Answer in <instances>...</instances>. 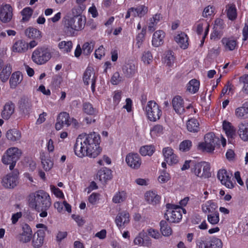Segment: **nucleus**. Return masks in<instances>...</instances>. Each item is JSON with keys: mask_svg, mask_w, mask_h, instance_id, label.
<instances>
[{"mask_svg": "<svg viewBox=\"0 0 248 248\" xmlns=\"http://www.w3.org/2000/svg\"><path fill=\"white\" fill-rule=\"evenodd\" d=\"M50 200L49 194L43 190L31 193L28 196V202H50Z\"/></svg>", "mask_w": 248, "mask_h": 248, "instance_id": "13", "label": "nucleus"}, {"mask_svg": "<svg viewBox=\"0 0 248 248\" xmlns=\"http://www.w3.org/2000/svg\"><path fill=\"white\" fill-rule=\"evenodd\" d=\"M123 80V77L120 76L118 72H115L110 79V82L112 85H116Z\"/></svg>", "mask_w": 248, "mask_h": 248, "instance_id": "60", "label": "nucleus"}, {"mask_svg": "<svg viewBox=\"0 0 248 248\" xmlns=\"http://www.w3.org/2000/svg\"><path fill=\"white\" fill-rule=\"evenodd\" d=\"M182 202H170L166 204V219L171 223H178L182 218V213L186 214V211L183 208L186 204Z\"/></svg>", "mask_w": 248, "mask_h": 248, "instance_id": "3", "label": "nucleus"}, {"mask_svg": "<svg viewBox=\"0 0 248 248\" xmlns=\"http://www.w3.org/2000/svg\"><path fill=\"white\" fill-rule=\"evenodd\" d=\"M146 202H159L161 197L158 195L155 191H148L144 195Z\"/></svg>", "mask_w": 248, "mask_h": 248, "instance_id": "45", "label": "nucleus"}, {"mask_svg": "<svg viewBox=\"0 0 248 248\" xmlns=\"http://www.w3.org/2000/svg\"><path fill=\"white\" fill-rule=\"evenodd\" d=\"M232 174H230L225 169H220L218 171L217 177L221 184L228 188H232L235 186V183L231 180Z\"/></svg>", "mask_w": 248, "mask_h": 248, "instance_id": "11", "label": "nucleus"}, {"mask_svg": "<svg viewBox=\"0 0 248 248\" xmlns=\"http://www.w3.org/2000/svg\"><path fill=\"white\" fill-rule=\"evenodd\" d=\"M175 58L173 55V52L172 51H168L164 58L165 63L169 67H171L173 66Z\"/></svg>", "mask_w": 248, "mask_h": 248, "instance_id": "51", "label": "nucleus"}, {"mask_svg": "<svg viewBox=\"0 0 248 248\" xmlns=\"http://www.w3.org/2000/svg\"><path fill=\"white\" fill-rule=\"evenodd\" d=\"M160 230L162 234L164 236H170L172 233V230L170 225L164 220L160 222Z\"/></svg>", "mask_w": 248, "mask_h": 248, "instance_id": "38", "label": "nucleus"}, {"mask_svg": "<svg viewBox=\"0 0 248 248\" xmlns=\"http://www.w3.org/2000/svg\"><path fill=\"white\" fill-rule=\"evenodd\" d=\"M46 233L44 230H37L32 237V246L34 248H40L45 242Z\"/></svg>", "mask_w": 248, "mask_h": 248, "instance_id": "21", "label": "nucleus"}, {"mask_svg": "<svg viewBox=\"0 0 248 248\" xmlns=\"http://www.w3.org/2000/svg\"><path fill=\"white\" fill-rule=\"evenodd\" d=\"M51 57L50 49L46 47H38L32 52L31 60L38 65H42L48 62Z\"/></svg>", "mask_w": 248, "mask_h": 248, "instance_id": "6", "label": "nucleus"}, {"mask_svg": "<svg viewBox=\"0 0 248 248\" xmlns=\"http://www.w3.org/2000/svg\"><path fill=\"white\" fill-rule=\"evenodd\" d=\"M130 215L126 211L119 213L116 217L115 222L119 230L123 229L130 222Z\"/></svg>", "mask_w": 248, "mask_h": 248, "instance_id": "15", "label": "nucleus"}, {"mask_svg": "<svg viewBox=\"0 0 248 248\" xmlns=\"http://www.w3.org/2000/svg\"><path fill=\"white\" fill-rule=\"evenodd\" d=\"M126 198V193L122 191L117 192L112 199V202H124Z\"/></svg>", "mask_w": 248, "mask_h": 248, "instance_id": "59", "label": "nucleus"}, {"mask_svg": "<svg viewBox=\"0 0 248 248\" xmlns=\"http://www.w3.org/2000/svg\"><path fill=\"white\" fill-rule=\"evenodd\" d=\"M100 142V136L96 132L80 134L77 138L74 146L75 154L80 158L85 156L94 158L102 151Z\"/></svg>", "mask_w": 248, "mask_h": 248, "instance_id": "1", "label": "nucleus"}, {"mask_svg": "<svg viewBox=\"0 0 248 248\" xmlns=\"http://www.w3.org/2000/svg\"><path fill=\"white\" fill-rule=\"evenodd\" d=\"M33 10L30 7H27L23 9L21 12V14L22 16V20L24 22L29 21L32 14Z\"/></svg>", "mask_w": 248, "mask_h": 248, "instance_id": "50", "label": "nucleus"}, {"mask_svg": "<svg viewBox=\"0 0 248 248\" xmlns=\"http://www.w3.org/2000/svg\"><path fill=\"white\" fill-rule=\"evenodd\" d=\"M112 178V170L106 167L101 168L97 173L96 179L98 180L103 184H106Z\"/></svg>", "mask_w": 248, "mask_h": 248, "instance_id": "20", "label": "nucleus"}, {"mask_svg": "<svg viewBox=\"0 0 248 248\" xmlns=\"http://www.w3.org/2000/svg\"><path fill=\"white\" fill-rule=\"evenodd\" d=\"M192 171L201 178H208L211 177L210 165L206 162L196 163L192 168Z\"/></svg>", "mask_w": 248, "mask_h": 248, "instance_id": "8", "label": "nucleus"}, {"mask_svg": "<svg viewBox=\"0 0 248 248\" xmlns=\"http://www.w3.org/2000/svg\"><path fill=\"white\" fill-rule=\"evenodd\" d=\"M86 9L85 4H77L75 5L71 10L72 16L78 19L79 17H82L81 15L83 12Z\"/></svg>", "mask_w": 248, "mask_h": 248, "instance_id": "42", "label": "nucleus"}, {"mask_svg": "<svg viewBox=\"0 0 248 248\" xmlns=\"http://www.w3.org/2000/svg\"><path fill=\"white\" fill-rule=\"evenodd\" d=\"M165 33L162 30H158L155 31L152 37V45L155 47H158L164 43V39Z\"/></svg>", "mask_w": 248, "mask_h": 248, "instance_id": "23", "label": "nucleus"}, {"mask_svg": "<svg viewBox=\"0 0 248 248\" xmlns=\"http://www.w3.org/2000/svg\"><path fill=\"white\" fill-rule=\"evenodd\" d=\"M238 134L244 141H248V122H244L238 125Z\"/></svg>", "mask_w": 248, "mask_h": 248, "instance_id": "25", "label": "nucleus"}, {"mask_svg": "<svg viewBox=\"0 0 248 248\" xmlns=\"http://www.w3.org/2000/svg\"><path fill=\"white\" fill-rule=\"evenodd\" d=\"M162 113L161 107L155 101L151 100L147 102L145 114L149 121L156 122L160 118Z\"/></svg>", "mask_w": 248, "mask_h": 248, "instance_id": "7", "label": "nucleus"}, {"mask_svg": "<svg viewBox=\"0 0 248 248\" xmlns=\"http://www.w3.org/2000/svg\"><path fill=\"white\" fill-rule=\"evenodd\" d=\"M207 220L212 225H215L218 223L220 218L217 211H215L207 216Z\"/></svg>", "mask_w": 248, "mask_h": 248, "instance_id": "52", "label": "nucleus"}, {"mask_svg": "<svg viewBox=\"0 0 248 248\" xmlns=\"http://www.w3.org/2000/svg\"><path fill=\"white\" fill-rule=\"evenodd\" d=\"M172 106L175 112L179 114H183L186 112L184 100L180 95L175 96L172 100Z\"/></svg>", "mask_w": 248, "mask_h": 248, "instance_id": "18", "label": "nucleus"}, {"mask_svg": "<svg viewBox=\"0 0 248 248\" xmlns=\"http://www.w3.org/2000/svg\"><path fill=\"white\" fill-rule=\"evenodd\" d=\"M225 51H233L238 47V42L233 37H223L221 40Z\"/></svg>", "mask_w": 248, "mask_h": 248, "instance_id": "22", "label": "nucleus"}, {"mask_svg": "<svg viewBox=\"0 0 248 248\" xmlns=\"http://www.w3.org/2000/svg\"><path fill=\"white\" fill-rule=\"evenodd\" d=\"M204 140V142H200L198 145V149L202 152L208 153H213L216 147L219 145V139L213 132L206 134Z\"/></svg>", "mask_w": 248, "mask_h": 248, "instance_id": "5", "label": "nucleus"}, {"mask_svg": "<svg viewBox=\"0 0 248 248\" xmlns=\"http://www.w3.org/2000/svg\"><path fill=\"white\" fill-rule=\"evenodd\" d=\"M174 40L184 49H186L188 46V37L185 32H181L177 34L174 37Z\"/></svg>", "mask_w": 248, "mask_h": 248, "instance_id": "24", "label": "nucleus"}, {"mask_svg": "<svg viewBox=\"0 0 248 248\" xmlns=\"http://www.w3.org/2000/svg\"><path fill=\"white\" fill-rule=\"evenodd\" d=\"M40 158L44 169L46 171L49 170L53 166V162L50 159L49 155L43 152L41 154Z\"/></svg>", "mask_w": 248, "mask_h": 248, "instance_id": "30", "label": "nucleus"}, {"mask_svg": "<svg viewBox=\"0 0 248 248\" xmlns=\"http://www.w3.org/2000/svg\"><path fill=\"white\" fill-rule=\"evenodd\" d=\"M58 47L62 52L67 53L71 52L73 47V43L71 41H62L58 44Z\"/></svg>", "mask_w": 248, "mask_h": 248, "instance_id": "44", "label": "nucleus"}, {"mask_svg": "<svg viewBox=\"0 0 248 248\" xmlns=\"http://www.w3.org/2000/svg\"><path fill=\"white\" fill-rule=\"evenodd\" d=\"M22 154L21 150L17 147H10L4 152L1 161L4 165H9V169L12 170L16 166L17 161Z\"/></svg>", "mask_w": 248, "mask_h": 248, "instance_id": "4", "label": "nucleus"}, {"mask_svg": "<svg viewBox=\"0 0 248 248\" xmlns=\"http://www.w3.org/2000/svg\"><path fill=\"white\" fill-rule=\"evenodd\" d=\"M133 10L132 16L142 17L146 15L148 11V8L144 5H139L136 7H131Z\"/></svg>", "mask_w": 248, "mask_h": 248, "instance_id": "33", "label": "nucleus"}, {"mask_svg": "<svg viewBox=\"0 0 248 248\" xmlns=\"http://www.w3.org/2000/svg\"><path fill=\"white\" fill-rule=\"evenodd\" d=\"M200 81L196 79L190 80L187 84V91L191 93H195L199 90Z\"/></svg>", "mask_w": 248, "mask_h": 248, "instance_id": "39", "label": "nucleus"}, {"mask_svg": "<svg viewBox=\"0 0 248 248\" xmlns=\"http://www.w3.org/2000/svg\"><path fill=\"white\" fill-rule=\"evenodd\" d=\"M217 206L214 202H205L202 205L203 212L205 213H212L215 212Z\"/></svg>", "mask_w": 248, "mask_h": 248, "instance_id": "47", "label": "nucleus"}, {"mask_svg": "<svg viewBox=\"0 0 248 248\" xmlns=\"http://www.w3.org/2000/svg\"><path fill=\"white\" fill-rule=\"evenodd\" d=\"M82 111L84 113L92 116H95L98 113L97 108H94L92 104L89 102H83Z\"/></svg>", "mask_w": 248, "mask_h": 248, "instance_id": "31", "label": "nucleus"}, {"mask_svg": "<svg viewBox=\"0 0 248 248\" xmlns=\"http://www.w3.org/2000/svg\"><path fill=\"white\" fill-rule=\"evenodd\" d=\"M54 207L59 212H61L64 208L68 213L71 212V206L67 202H55Z\"/></svg>", "mask_w": 248, "mask_h": 248, "instance_id": "53", "label": "nucleus"}, {"mask_svg": "<svg viewBox=\"0 0 248 248\" xmlns=\"http://www.w3.org/2000/svg\"><path fill=\"white\" fill-rule=\"evenodd\" d=\"M239 81L244 83L243 90L246 93L248 94V75L240 77Z\"/></svg>", "mask_w": 248, "mask_h": 248, "instance_id": "64", "label": "nucleus"}, {"mask_svg": "<svg viewBox=\"0 0 248 248\" xmlns=\"http://www.w3.org/2000/svg\"><path fill=\"white\" fill-rule=\"evenodd\" d=\"M186 127L188 131L193 133H197L200 130V124L196 118L188 119L186 122Z\"/></svg>", "mask_w": 248, "mask_h": 248, "instance_id": "34", "label": "nucleus"}, {"mask_svg": "<svg viewBox=\"0 0 248 248\" xmlns=\"http://www.w3.org/2000/svg\"><path fill=\"white\" fill-rule=\"evenodd\" d=\"M31 206L34 207L36 211L40 212L43 210H47L49 206V202H32Z\"/></svg>", "mask_w": 248, "mask_h": 248, "instance_id": "55", "label": "nucleus"}, {"mask_svg": "<svg viewBox=\"0 0 248 248\" xmlns=\"http://www.w3.org/2000/svg\"><path fill=\"white\" fill-rule=\"evenodd\" d=\"M191 146L192 142L190 140H185L180 143L179 149L183 152H187L190 149Z\"/></svg>", "mask_w": 248, "mask_h": 248, "instance_id": "58", "label": "nucleus"}, {"mask_svg": "<svg viewBox=\"0 0 248 248\" xmlns=\"http://www.w3.org/2000/svg\"><path fill=\"white\" fill-rule=\"evenodd\" d=\"M146 28L143 27L142 28L141 31L139 33L136 37V46L138 48H140L143 41L145 40V35L146 34Z\"/></svg>", "mask_w": 248, "mask_h": 248, "instance_id": "49", "label": "nucleus"}, {"mask_svg": "<svg viewBox=\"0 0 248 248\" xmlns=\"http://www.w3.org/2000/svg\"><path fill=\"white\" fill-rule=\"evenodd\" d=\"M235 114L238 118L247 117L248 115V102L244 103L242 107L236 108Z\"/></svg>", "mask_w": 248, "mask_h": 248, "instance_id": "36", "label": "nucleus"}, {"mask_svg": "<svg viewBox=\"0 0 248 248\" xmlns=\"http://www.w3.org/2000/svg\"><path fill=\"white\" fill-rule=\"evenodd\" d=\"M28 49V44L23 40L16 41L13 46V51L18 53H24Z\"/></svg>", "mask_w": 248, "mask_h": 248, "instance_id": "28", "label": "nucleus"}, {"mask_svg": "<svg viewBox=\"0 0 248 248\" xmlns=\"http://www.w3.org/2000/svg\"><path fill=\"white\" fill-rule=\"evenodd\" d=\"M147 236V232L142 230L139 233V234L134 238L133 243L134 245L138 246H142L144 244V240Z\"/></svg>", "mask_w": 248, "mask_h": 248, "instance_id": "46", "label": "nucleus"}, {"mask_svg": "<svg viewBox=\"0 0 248 248\" xmlns=\"http://www.w3.org/2000/svg\"><path fill=\"white\" fill-rule=\"evenodd\" d=\"M215 14V8L214 6L208 5L206 7L202 12V16L208 18L213 16Z\"/></svg>", "mask_w": 248, "mask_h": 248, "instance_id": "56", "label": "nucleus"}, {"mask_svg": "<svg viewBox=\"0 0 248 248\" xmlns=\"http://www.w3.org/2000/svg\"><path fill=\"white\" fill-rule=\"evenodd\" d=\"M18 109L21 113L29 115L31 111L32 104L30 98L27 96L21 97L18 103Z\"/></svg>", "mask_w": 248, "mask_h": 248, "instance_id": "12", "label": "nucleus"}, {"mask_svg": "<svg viewBox=\"0 0 248 248\" xmlns=\"http://www.w3.org/2000/svg\"><path fill=\"white\" fill-rule=\"evenodd\" d=\"M155 151L154 145H144L140 147V153L142 156L152 155Z\"/></svg>", "mask_w": 248, "mask_h": 248, "instance_id": "48", "label": "nucleus"}, {"mask_svg": "<svg viewBox=\"0 0 248 248\" xmlns=\"http://www.w3.org/2000/svg\"><path fill=\"white\" fill-rule=\"evenodd\" d=\"M205 23H208V22L202 20H200L196 24V31L198 35H200L202 33L203 28L206 26Z\"/></svg>", "mask_w": 248, "mask_h": 248, "instance_id": "62", "label": "nucleus"}, {"mask_svg": "<svg viewBox=\"0 0 248 248\" xmlns=\"http://www.w3.org/2000/svg\"><path fill=\"white\" fill-rule=\"evenodd\" d=\"M6 138L11 141H16L19 140L21 137V132L16 128L9 129L6 134Z\"/></svg>", "mask_w": 248, "mask_h": 248, "instance_id": "35", "label": "nucleus"}, {"mask_svg": "<svg viewBox=\"0 0 248 248\" xmlns=\"http://www.w3.org/2000/svg\"><path fill=\"white\" fill-rule=\"evenodd\" d=\"M228 18L232 20H234L237 17V10L235 6H230L227 12Z\"/></svg>", "mask_w": 248, "mask_h": 248, "instance_id": "57", "label": "nucleus"}, {"mask_svg": "<svg viewBox=\"0 0 248 248\" xmlns=\"http://www.w3.org/2000/svg\"><path fill=\"white\" fill-rule=\"evenodd\" d=\"M222 126L228 139H233L235 136L236 129L232 124L228 121H224Z\"/></svg>", "mask_w": 248, "mask_h": 248, "instance_id": "29", "label": "nucleus"}, {"mask_svg": "<svg viewBox=\"0 0 248 248\" xmlns=\"http://www.w3.org/2000/svg\"><path fill=\"white\" fill-rule=\"evenodd\" d=\"M170 178V174L164 169L161 171L160 175L158 177V181L161 183H165L168 181Z\"/></svg>", "mask_w": 248, "mask_h": 248, "instance_id": "61", "label": "nucleus"}, {"mask_svg": "<svg viewBox=\"0 0 248 248\" xmlns=\"http://www.w3.org/2000/svg\"><path fill=\"white\" fill-rule=\"evenodd\" d=\"M32 237V231L30 226L27 224H23L22 227V232L18 236L20 242L27 243L31 241Z\"/></svg>", "mask_w": 248, "mask_h": 248, "instance_id": "19", "label": "nucleus"}, {"mask_svg": "<svg viewBox=\"0 0 248 248\" xmlns=\"http://www.w3.org/2000/svg\"><path fill=\"white\" fill-rule=\"evenodd\" d=\"M64 32L67 36H75L76 31L81 30L84 28L85 23V17L77 18L66 16L64 18Z\"/></svg>", "mask_w": 248, "mask_h": 248, "instance_id": "2", "label": "nucleus"}, {"mask_svg": "<svg viewBox=\"0 0 248 248\" xmlns=\"http://www.w3.org/2000/svg\"><path fill=\"white\" fill-rule=\"evenodd\" d=\"M71 124L69 113L66 112H61L58 116L55 128L57 130L61 129L65 125L69 126Z\"/></svg>", "mask_w": 248, "mask_h": 248, "instance_id": "17", "label": "nucleus"}, {"mask_svg": "<svg viewBox=\"0 0 248 248\" xmlns=\"http://www.w3.org/2000/svg\"><path fill=\"white\" fill-rule=\"evenodd\" d=\"M164 160L169 165L175 164L178 162V156L174 153V150L170 147H165L162 150Z\"/></svg>", "mask_w": 248, "mask_h": 248, "instance_id": "16", "label": "nucleus"}, {"mask_svg": "<svg viewBox=\"0 0 248 248\" xmlns=\"http://www.w3.org/2000/svg\"><path fill=\"white\" fill-rule=\"evenodd\" d=\"M105 55V49L103 45L100 46L94 52V56L99 60Z\"/></svg>", "mask_w": 248, "mask_h": 248, "instance_id": "63", "label": "nucleus"}, {"mask_svg": "<svg viewBox=\"0 0 248 248\" xmlns=\"http://www.w3.org/2000/svg\"><path fill=\"white\" fill-rule=\"evenodd\" d=\"M122 71L125 77L132 78L137 72V68L133 63H126L122 67Z\"/></svg>", "mask_w": 248, "mask_h": 248, "instance_id": "27", "label": "nucleus"}, {"mask_svg": "<svg viewBox=\"0 0 248 248\" xmlns=\"http://www.w3.org/2000/svg\"><path fill=\"white\" fill-rule=\"evenodd\" d=\"M93 76H95L93 69L91 67H88L83 75V81L85 85H89Z\"/></svg>", "mask_w": 248, "mask_h": 248, "instance_id": "41", "label": "nucleus"}, {"mask_svg": "<svg viewBox=\"0 0 248 248\" xmlns=\"http://www.w3.org/2000/svg\"><path fill=\"white\" fill-rule=\"evenodd\" d=\"M19 172L17 170L9 173L2 179V185L5 188H13L18 184Z\"/></svg>", "mask_w": 248, "mask_h": 248, "instance_id": "9", "label": "nucleus"}, {"mask_svg": "<svg viewBox=\"0 0 248 248\" xmlns=\"http://www.w3.org/2000/svg\"><path fill=\"white\" fill-rule=\"evenodd\" d=\"M196 245L198 248H213L211 242L204 237L197 239L196 241Z\"/></svg>", "mask_w": 248, "mask_h": 248, "instance_id": "43", "label": "nucleus"}, {"mask_svg": "<svg viewBox=\"0 0 248 248\" xmlns=\"http://www.w3.org/2000/svg\"><path fill=\"white\" fill-rule=\"evenodd\" d=\"M13 16V9L10 4H2L0 6V20L3 23L10 22Z\"/></svg>", "mask_w": 248, "mask_h": 248, "instance_id": "10", "label": "nucleus"}, {"mask_svg": "<svg viewBox=\"0 0 248 248\" xmlns=\"http://www.w3.org/2000/svg\"><path fill=\"white\" fill-rule=\"evenodd\" d=\"M15 110V105L12 102L6 103L1 112L2 117L5 120L8 119L12 114L14 113Z\"/></svg>", "mask_w": 248, "mask_h": 248, "instance_id": "32", "label": "nucleus"}, {"mask_svg": "<svg viewBox=\"0 0 248 248\" xmlns=\"http://www.w3.org/2000/svg\"><path fill=\"white\" fill-rule=\"evenodd\" d=\"M125 161L127 165L134 169H139L141 164V159L137 153H130L125 157Z\"/></svg>", "mask_w": 248, "mask_h": 248, "instance_id": "14", "label": "nucleus"}, {"mask_svg": "<svg viewBox=\"0 0 248 248\" xmlns=\"http://www.w3.org/2000/svg\"><path fill=\"white\" fill-rule=\"evenodd\" d=\"M26 36L30 39H39L41 37V32L40 31L33 27L27 28L25 31Z\"/></svg>", "mask_w": 248, "mask_h": 248, "instance_id": "37", "label": "nucleus"}, {"mask_svg": "<svg viewBox=\"0 0 248 248\" xmlns=\"http://www.w3.org/2000/svg\"><path fill=\"white\" fill-rule=\"evenodd\" d=\"M12 72V66L10 64H7L2 69L0 73V79L2 82H5L9 79Z\"/></svg>", "mask_w": 248, "mask_h": 248, "instance_id": "40", "label": "nucleus"}, {"mask_svg": "<svg viewBox=\"0 0 248 248\" xmlns=\"http://www.w3.org/2000/svg\"><path fill=\"white\" fill-rule=\"evenodd\" d=\"M94 47V43L92 42H85L82 46V53L85 56H89L92 52Z\"/></svg>", "mask_w": 248, "mask_h": 248, "instance_id": "54", "label": "nucleus"}, {"mask_svg": "<svg viewBox=\"0 0 248 248\" xmlns=\"http://www.w3.org/2000/svg\"><path fill=\"white\" fill-rule=\"evenodd\" d=\"M23 80L21 72L16 71L14 72L10 78L9 83L12 89H15L16 87L21 83Z\"/></svg>", "mask_w": 248, "mask_h": 248, "instance_id": "26", "label": "nucleus"}]
</instances>
